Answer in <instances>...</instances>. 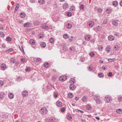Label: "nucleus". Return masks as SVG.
<instances>
[{
  "mask_svg": "<svg viewBox=\"0 0 122 122\" xmlns=\"http://www.w3.org/2000/svg\"><path fill=\"white\" fill-rule=\"evenodd\" d=\"M99 77H102L104 76V74L102 73H99L98 75Z\"/></svg>",
  "mask_w": 122,
  "mask_h": 122,
  "instance_id": "c756f323",
  "label": "nucleus"
},
{
  "mask_svg": "<svg viewBox=\"0 0 122 122\" xmlns=\"http://www.w3.org/2000/svg\"><path fill=\"white\" fill-rule=\"evenodd\" d=\"M15 13L17 10L18 9L19 5V4L18 3H16L15 5Z\"/></svg>",
  "mask_w": 122,
  "mask_h": 122,
  "instance_id": "a211bd4d",
  "label": "nucleus"
},
{
  "mask_svg": "<svg viewBox=\"0 0 122 122\" xmlns=\"http://www.w3.org/2000/svg\"><path fill=\"white\" fill-rule=\"evenodd\" d=\"M112 4L114 6H117L118 5V3L117 1H115L113 2Z\"/></svg>",
  "mask_w": 122,
  "mask_h": 122,
  "instance_id": "412c9836",
  "label": "nucleus"
},
{
  "mask_svg": "<svg viewBox=\"0 0 122 122\" xmlns=\"http://www.w3.org/2000/svg\"><path fill=\"white\" fill-rule=\"evenodd\" d=\"M44 66L46 68H47L49 66V64L48 62H45L44 64Z\"/></svg>",
  "mask_w": 122,
  "mask_h": 122,
  "instance_id": "e433bc0d",
  "label": "nucleus"
},
{
  "mask_svg": "<svg viewBox=\"0 0 122 122\" xmlns=\"http://www.w3.org/2000/svg\"><path fill=\"white\" fill-rule=\"evenodd\" d=\"M114 59H108V61L110 62H112L113 61H114Z\"/></svg>",
  "mask_w": 122,
  "mask_h": 122,
  "instance_id": "8fccbe9b",
  "label": "nucleus"
},
{
  "mask_svg": "<svg viewBox=\"0 0 122 122\" xmlns=\"http://www.w3.org/2000/svg\"><path fill=\"white\" fill-rule=\"evenodd\" d=\"M29 43L32 45H34L35 44V41L33 39H30L29 41Z\"/></svg>",
  "mask_w": 122,
  "mask_h": 122,
  "instance_id": "bb28decb",
  "label": "nucleus"
},
{
  "mask_svg": "<svg viewBox=\"0 0 122 122\" xmlns=\"http://www.w3.org/2000/svg\"><path fill=\"white\" fill-rule=\"evenodd\" d=\"M120 5L122 6V0L119 3Z\"/></svg>",
  "mask_w": 122,
  "mask_h": 122,
  "instance_id": "774afa93",
  "label": "nucleus"
},
{
  "mask_svg": "<svg viewBox=\"0 0 122 122\" xmlns=\"http://www.w3.org/2000/svg\"><path fill=\"white\" fill-rule=\"evenodd\" d=\"M30 70V68H27L25 69V71H28Z\"/></svg>",
  "mask_w": 122,
  "mask_h": 122,
  "instance_id": "69168bd1",
  "label": "nucleus"
},
{
  "mask_svg": "<svg viewBox=\"0 0 122 122\" xmlns=\"http://www.w3.org/2000/svg\"><path fill=\"white\" fill-rule=\"evenodd\" d=\"M4 83V82L2 80H0V86H2Z\"/></svg>",
  "mask_w": 122,
  "mask_h": 122,
  "instance_id": "09e8293b",
  "label": "nucleus"
},
{
  "mask_svg": "<svg viewBox=\"0 0 122 122\" xmlns=\"http://www.w3.org/2000/svg\"><path fill=\"white\" fill-rule=\"evenodd\" d=\"M21 62L24 63L25 61V59L24 58H22L21 59Z\"/></svg>",
  "mask_w": 122,
  "mask_h": 122,
  "instance_id": "4d7b16f0",
  "label": "nucleus"
},
{
  "mask_svg": "<svg viewBox=\"0 0 122 122\" xmlns=\"http://www.w3.org/2000/svg\"><path fill=\"white\" fill-rule=\"evenodd\" d=\"M93 69L91 68V67L90 66H89L88 68V70L90 71H92V70Z\"/></svg>",
  "mask_w": 122,
  "mask_h": 122,
  "instance_id": "0e129e2a",
  "label": "nucleus"
},
{
  "mask_svg": "<svg viewBox=\"0 0 122 122\" xmlns=\"http://www.w3.org/2000/svg\"><path fill=\"white\" fill-rule=\"evenodd\" d=\"M91 107L89 105H87V106L86 107V108L87 109L89 110H90L91 109Z\"/></svg>",
  "mask_w": 122,
  "mask_h": 122,
  "instance_id": "a18cd8bd",
  "label": "nucleus"
},
{
  "mask_svg": "<svg viewBox=\"0 0 122 122\" xmlns=\"http://www.w3.org/2000/svg\"><path fill=\"white\" fill-rule=\"evenodd\" d=\"M75 7L74 6H71L70 8V9H71V10H74L75 9Z\"/></svg>",
  "mask_w": 122,
  "mask_h": 122,
  "instance_id": "49530a36",
  "label": "nucleus"
},
{
  "mask_svg": "<svg viewBox=\"0 0 122 122\" xmlns=\"http://www.w3.org/2000/svg\"><path fill=\"white\" fill-rule=\"evenodd\" d=\"M41 61V59L39 58H37L36 60V61L38 62H40Z\"/></svg>",
  "mask_w": 122,
  "mask_h": 122,
  "instance_id": "13d9d810",
  "label": "nucleus"
},
{
  "mask_svg": "<svg viewBox=\"0 0 122 122\" xmlns=\"http://www.w3.org/2000/svg\"><path fill=\"white\" fill-rule=\"evenodd\" d=\"M118 101L120 102H122V97H119L118 98Z\"/></svg>",
  "mask_w": 122,
  "mask_h": 122,
  "instance_id": "6e6d98bb",
  "label": "nucleus"
},
{
  "mask_svg": "<svg viewBox=\"0 0 122 122\" xmlns=\"http://www.w3.org/2000/svg\"><path fill=\"white\" fill-rule=\"evenodd\" d=\"M84 7V6L83 4L81 5L80 6V8L81 10L83 9Z\"/></svg>",
  "mask_w": 122,
  "mask_h": 122,
  "instance_id": "c03bdc74",
  "label": "nucleus"
},
{
  "mask_svg": "<svg viewBox=\"0 0 122 122\" xmlns=\"http://www.w3.org/2000/svg\"><path fill=\"white\" fill-rule=\"evenodd\" d=\"M103 47L102 45L99 46L98 47V49L99 50L101 51L103 49Z\"/></svg>",
  "mask_w": 122,
  "mask_h": 122,
  "instance_id": "58836bf2",
  "label": "nucleus"
},
{
  "mask_svg": "<svg viewBox=\"0 0 122 122\" xmlns=\"http://www.w3.org/2000/svg\"><path fill=\"white\" fill-rule=\"evenodd\" d=\"M39 22L37 21H35L34 22V24L35 25H37L39 24Z\"/></svg>",
  "mask_w": 122,
  "mask_h": 122,
  "instance_id": "4c0bfd02",
  "label": "nucleus"
},
{
  "mask_svg": "<svg viewBox=\"0 0 122 122\" xmlns=\"http://www.w3.org/2000/svg\"><path fill=\"white\" fill-rule=\"evenodd\" d=\"M96 30L98 31H99L101 30V28L98 25L97 26L96 28L95 29Z\"/></svg>",
  "mask_w": 122,
  "mask_h": 122,
  "instance_id": "ea45409f",
  "label": "nucleus"
},
{
  "mask_svg": "<svg viewBox=\"0 0 122 122\" xmlns=\"http://www.w3.org/2000/svg\"><path fill=\"white\" fill-rule=\"evenodd\" d=\"M66 26L67 28L68 29H71L72 27V25L70 23L67 24Z\"/></svg>",
  "mask_w": 122,
  "mask_h": 122,
  "instance_id": "b1692460",
  "label": "nucleus"
},
{
  "mask_svg": "<svg viewBox=\"0 0 122 122\" xmlns=\"http://www.w3.org/2000/svg\"><path fill=\"white\" fill-rule=\"evenodd\" d=\"M85 39L86 40H89L90 39V36L89 35H87L85 36Z\"/></svg>",
  "mask_w": 122,
  "mask_h": 122,
  "instance_id": "5701e85b",
  "label": "nucleus"
},
{
  "mask_svg": "<svg viewBox=\"0 0 122 122\" xmlns=\"http://www.w3.org/2000/svg\"><path fill=\"white\" fill-rule=\"evenodd\" d=\"M103 23L104 24H106L107 23V19H105L104 20Z\"/></svg>",
  "mask_w": 122,
  "mask_h": 122,
  "instance_id": "680f3d73",
  "label": "nucleus"
},
{
  "mask_svg": "<svg viewBox=\"0 0 122 122\" xmlns=\"http://www.w3.org/2000/svg\"><path fill=\"white\" fill-rule=\"evenodd\" d=\"M87 100V98L86 97L84 96L82 98V100L84 102L86 101Z\"/></svg>",
  "mask_w": 122,
  "mask_h": 122,
  "instance_id": "7c9ffc66",
  "label": "nucleus"
},
{
  "mask_svg": "<svg viewBox=\"0 0 122 122\" xmlns=\"http://www.w3.org/2000/svg\"><path fill=\"white\" fill-rule=\"evenodd\" d=\"M21 46V48H22L21 49L20 47V46H19V48H20V50L22 52V51H24V50H23V47Z\"/></svg>",
  "mask_w": 122,
  "mask_h": 122,
  "instance_id": "e2e57ef3",
  "label": "nucleus"
},
{
  "mask_svg": "<svg viewBox=\"0 0 122 122\" xmlns=\"http://www.w3.org/2000/svg\"><path fill=\"white\" fill-rule=\"evenodd\" d=\"M30 2L31 3H34L35 2V0H30Z\"/></svg>",
  "mask_w": 122,
  "mask_h": 122,
  "instance_id": "338daca9",
  "label": "nucleus"
},
{
  "mask_svg": "<svg viewBox=\"0 0 122 122\" xmlns=\"http://www.w3.org/2000/svg\"><path fill=\"white\" fill-rule=\"evenodd\" d=\"M57 78L56 76H53L52 77V79L53 81H55L56 80V79Z\"/></svg>",
  "mask_w": 122,
  "mask_h": 122,
  "instance_id": "5fc2aeb1",
  "label": "nucleus"
},
{
  "mask_svg": "<svg viewBox=\"0 0 122 122\" xmlns=\"http://www.w3.org/2000/svg\"><path fill=\"white\" fill-rule=\"evenodd\" d=\"M105 100L106 102L107 103H109L110 101L112 100V99L111 97L107 95L105 97Z\"/></svg>",
  "mask_w": 122,
  "mask_h": 122,
  "instance_id": "f03ea898",
  "label": "nucleus"
},
{
  "mask_svg": "<svg viewBox=\"0 0 122 122\" xmlns=\"http://www.w3.org/2000/svg\"><path fill=\"white\" fill-rule=\"evenodd\" d=\"M67 78V77L65 76H60L59 78V80L61 81H64Z\"/></svg>",
  "mask_w": 122,
  "mask_h": 122,
  "instance_id": "7ed1b4c3",
  "label": "nucleus"
},
{
  "mask_svg": "<svg viewBox=\"0 0 122 122\" xmlns=\"http://www.w3.org/2000/svg\"><path fill=\"white\" fill-rule=\"evenodd\" d=\"M102 10L101 8H98L97 9V11L99 13H101L102 12Z\"/></svg>",
  "mask_w": 122,
  "mask_h": 122,
  "instance_id": "603ef678",
  "label": "nucleus"
},
{
  "mask_svg": "<svg viewBox=\"0 0 122 122\" xmlns=\"http://www.w3.org/2000/svg\"><path fill=\"white\" fill-rule=\"evenodd\" d=\"M25 15L23 13H21L20 14V16L21 17L24 18L25 16Z\"/></svg>",
  "mask_w": 122,
  "mask_h": 122,
  "instance_id": "f704fd0d",
  "label": "nucleus"
},
{
  "mask_svg": "<svg viewBox=\"0 0 122 122\" xmlns=\"http://www.w3.org/2000/svg\"><path fill=\"white\" fill-rule=\"evenodd\" d=\"M112 75V73L111 72H110L108 74V76H111Z\"/></svg>",
  "mask_w": 122,
  "mask_h": 122,
  "instance_id": "bf43d9fd",
  "label": "nucleus"
},
{
  "mask_svg": "<svg viewBox=\"0 0 122 122\" xmlns=\"http://www.w3.org/2000/svg\"><path fill=\"white\" fill-rule=\"evenodd\" d=\"M32 25V24L30 22H27L25 23L23 26L25 27H30Z\"/></svg>",
  "mask_w": 122,
  "mask_h": 122,
  "instance_id": "39448f33",
  "label": "nucleus"
},
{
  "mask_svg": "<svg viewBox=\"0 0 122 122\" xmlns=\"http://www.w3.org/2000/svg\"><path fill=\"white\" fill-rule=\"evenodd\" d=\"M89 55L91 57H93L94 56L95 54L94 52H92L89 53Z\"/></svg>",
  "mask_w": 122,
  "mask_h": 122,
  "instance_id": "c9c22d12",
  "label": "nucleus"
},
{
  "mask_svg": "<svg viewBox=\"0 0 122 122\" xmlns=\"http://www.w3.org/2000/svg\"><path fill=\"white\" fill-rule=\"evenodd\" d=\"M56 105L59 107H62V103L61 102L58 101L56 102Z\"/></svg>",
  "mask_w": 122,
  "mask_h": 122,
  "instance_id": "9b49d317",
  "label": "nucleus"
},
{
  "mask_svg": "<svg viewBox=\"0 0 122 122\" xmlns=\"http://www.w3.org/2000/svg\"><path fill=\"white\" fill-rule=\"evenodd\" d=\"M8 96L9 98L11 99L13 98L14 97V94L12 93H9L8 94Z\"/></svg>",
  "mask_w": 122,
  "mask_h": 122,
  "instance_id": "9d476101",
  "label": "nucleus"
},
{
  "mask_svg": "<svg viewBox=\"0 0 122 122\" xmlns=\"http://www.w3.org/2000/svg\"><path fill=\"white\" fill-rule=\"evenodd\" d=\"M38 2L40 4H42L45 3V1L44 0H39Z\"/></svg>",
  "mask_w": 122,
  "mask_h": 122,
  "instance_id": "c85d7f7f",
  "label": "nucleus"
},
{
  "mask_svg": "<svg viewBox=\"0 0 122 122\" xmlns=\"http://www.w3.org/2000/svg\"><path fill=\"white\" fill-rule=\"evenodd\" d=\"M108 39L110 41H113L114 39V36L112 35H109L108 36Z\"/></svg>",
  "mask_w": 122,
  "mask_h": 122,
  "instance_id": "6e6552de",
  "label": "nucleus"
},
{
  "mask_svg": "<svg viewBox=\"0 0 122 122\" xmlns=\"http://www.w3.org/2000/svg\"><path fill=\"white\" fill-rule=\"evenodd\" d=\"M15 59L14 58H12L11 59V62L13 63H14L15 62Z\"/></svg>",
  "mask_w": 122,
  "mask_h": 122,
  "instance_id": "3c124183",
  "label": "nucleus"
},
{
  "mask_svg": "<svg viewBox=\"0 0 122 122\" xmlns=\"http://www.w3.org/2000/svg\"><path fill=\"white\" fill-rule=\"evenodd\" d=\"M6 40L8 41H11V38L10 37H8L6 38Z\"/></svg>",
  "mask_w": 122,
  "mask_h": 122,
  "instance_id": "79ce46f5",
  "label": "nucleus"
},
{
  "mask_svg": "<svg viewBox=\"0 0 122 122\" xmlns=\"http://www.w3.org/2000/svg\"><path fill=\"white\" fill-rule=\"evenodd\" d=\"M68 97L69 98H72L73 97V95L71 93H69L68 94Z\"/></svg>",
  "mask_w": 122,
  "mask_h": 122,
  "instance_id": "cd10ccee",
  "label": "nucleus"
},
{
  "mask_svg": "<svg viewBox=\"0 0 122 122\" xmlns=\"http://www.w3.org/2000/svg\"><path fill=\"white\" fill-rule=\"evenodd\" d=\"M63 7L64 9H67L69 7L68 5L66 3H65L63 5Z\"/></svg>",
  "mask_w": 122,
  "mask_h": 122,
  "instance_id": "ddd939ff",
  "label": "nucleus"
},
{
  "mask_svg": "<svg viewBox=\"0 0 122 122\" xmlns=\"http://www.w3.org/2000/svg\"><path fill=\"white\" fill-rule=\"evenodd\" d=\"M63 38L65 39H67L69 37V35L67 34H64L63 36Z\"/></svg>",
  "mask_w": 122,
  "mask_h": 122,
  "instance_id": "2f4dec72",
  "label": "nucleus"
},
{
  "mask_svg": "<svg viewBox=\"0 0 122 122\" xmlns=\"http://www.w3.org/2000/svg\"><path fill=\"white\" fill-rule=\"evenodd\" d=\"M75 79L74 78H71L70 79L69 81L70 82H73V83H75Z\"/></svg>",
  "mask_w": 122,
  "mask_h": 122,
  "instance_id": "473e14b6",
  "label": "nucleus"
},
{
  "mask_svg": "<svg viewBox=\"0 0 122 122\" xmlns=\"http://www.w3.org/2000/svg\"><path fill=\"white\" fill-rule=\"evenodd\" d=\"M112 10L110 8H108V9H107L106 11V13L108 14H110V13L112 11Z\"/></svg>",
  "mask_w": 122,
  "mask_h": 122,
  "instance_id": "aec40b11",
  "label": "nucleus"
},
{
  "mask_svg": "<svg viewBox=\"0 0 122 122\" xmlns=\"http://www.w3.org/2000/svg\"><path fill=\"white\" fill-rule=\"evenodd\" d=\"M95 97L96 98V99H95V101L96 103L98 104H100L101 103V102L98 96L97 95H95Z\"/></svg>",
  "mask_w": 122,
  "mask_h": 122,
  "instance_id": "20e7f679",
  "label": "nucleus"
},
{
  "mask_svg": "<svg viewBox=\"0 0 122 122\" xmlns=\"http://www.w3.org/2000/svg\"><path fill=\"white\" fill-rule=\"evenodd\" d=\"M119 114H121L122 113V109H117L116 111Z\"/></svg>",
  "mask_w": 122,
  "mask_h": 122,
  "instance_id": "4be33fe9",
  "label": "nucleus"
},
{
  "mask_svg": "<svg viewBox=\"0 0 122 122\" xmlns=\"http://www.w3.org/2000/svg\"><path fill=\"white\" fill-rule=\"evenodd\" d=\"M67 119L69 120H71L72 119V117L71 115L69 114H67Z\"/></svg>",
  "mask_w": 122,
  "mask_h": 122,
  "instance_id": "2eb2a0df",
  "label": "nucleus"
},
{
  "mask_svg": "<svg viewBox=\"0 0 122 122\" xmlns=\"http://www.w3.org/2000/svg\"><path fill=\"white\" fill-rule=\"evenodd\" d=\"M58 96V94L57 93H55L54 94V96L55 97H56Z\"/></svg>",
  "mask_w": 122,
  "mask_h": 122,
  "instance_id": "052dcab7",
  "label": "nucleus"
},
{
  "mask_svg": "<svg viewBox=\"0 0 122 122\" xmlns=\"http://www.w3.org/2000/svg\"><path fill=\"white\" fill-rule=\"evenodd\" d=\"M118 20H113L112 23V25L115 26H117L118 24Z\"/></svg>",
  "mask_w": 122,
  "mask_h": 122,
  "instance_id": "1a4fd4ad",
  "label": "nucleus"
},
{
  "mask_svg": "<svg viewBox=\"0 0 122 122\" xmlns=\"http://www.w3.org/2000/svg\"><path fill=\"white\" fill-rule=\"evenodd\" d=\"M67 16H71L72 15L71 13L70 12H68L66 13Z\"/></svg>",
  "mask_w": 122,
  "mask_h": 122,
  "instance_id": "37998d69",
  "label": "nucleus"
},
{
  "mask_svg": "<svg viewBox=\"0 0 122 122\" xmlns=\"http://www.w3.org/2000/svg\"><path fill=\"white\" fill-rule=\"evenodd\" d=\"M14 50L12 48H10L9 49L7 50L6 51V52H10L12 51H13Z\"/></svg>",
  "mask_w": 122,
  "mask_h": 122,
  "instance_id": "a19ab883",
  "label": "nucleus"
},
{
  "mask_svg": "<svg viewBox=\"0 0 122 122\" xmlns=\"http://www.w3.org/2000/svg\"><path fill=\"white\" fill-rule=\"evenodd\" d=\"M41 28L43 29H46L48 28V26L46 24H43L41 25Z\"/></svg>",
  "mask_w": 122,
  "mask_h": 122,
  "instance_id": "dca6fc26",
  "label": "nucleus"
},
{
  "mask_svg": "<svg viewBox=\"0 0 122 122\" xmlns=\"http://www.w3.org/2000/svg\"><path fill=\"white\" fill-rule=\"evenodd\" d=\"M94 25V23L92 21H90L89 23V25L90 27H92Z\"/></svg>",
  "mask_w": 122,
  "mask_h": 122,
  "instance_id": "6ab92c4d",
  "label": "nucleus"
},
{
  "mask_svg": "<svg viewBox=\"0 0 122 122\" xmlns=\"http://www.w3.org/2000/svg\"><path fill=\"white\" fill-rule=\"evenodd\" d=\"M4 98L3 94L1 93H0V99H2Z\"/></svg>",
  "mask_w": 122,
  "mask_h": 122,
  "instance_id": "864d4df0",
  "label": "nucleus"
},
{
  "mask_svg": "<svg viewBox=\"0 0 122 122\" xmlns=\"http://www.w3.org/2000/svg\"><path fill=\"white\" fill-rule=\"evenodd\" d=\"M46 108L45 107H42L40 110V112L42 114H45L47 112Z\"/></svg>",
  "mask_w": 122,
  "mask_h": 122,
  "instance_id": "f257e3e1",
  "label": "nucleus"
},
{
  "mask_svg": "<svg viewBox=\"0 0 122 122\" xmlns=\"http://www.w3.org/2000/svg\"><path fill=\"white\" fill-rule=\"evenodd\" d=\"M111 48L110 46H107L106 48V51L108 53H109L111 51Z\"/></svg>",
  "mask_w": 122,
  "mask_h": 122,
  "instance_id": "4468645a",
  "label": "nucleus"
},
{
  "mask_svg": "<svg viewBox=\"0 0 122 122\" xmlns=\"http://www.w3.org/2000/svg\"><path fill=\"white\" fill-rule=\"evenodd\" d=\"M41 46L42 47L44 48L46 46L45 43L43 42H42L41 43Z\"/></svg>",
  "mask_w": 122,
  "mask_h": 122,
  "instance_id": "393cba45",
  "label": "nucleus"
},
{
  "mask_svg": "<svg viewBox=\"0 0 122 122\" xmlns=\"http://www.w3.org/2000/svg\"><path fill=\"white\" fill-rule=\"evenodd\" d=\"M69 87L71 90H73L76 88V86L73 84H71L70 85Z\"/></svg>",
  "mask_w": 122,
  "mask_h": 122,
  "instance_id": "f8f14e48",
  "label": "nucleus"
},
{
  "mask_svg": "<svg viewBox=\"0 0 122 122\" xmlns=\"http://www.w3.org/2000/svg\"><path fill=\"white\" fill-rule=\"evenodd\" d=\"M5 36V35L4 33L0 31V37H4Z\"/></svg>",
  "mask_w": 122,
  "mask_h": 122,
  "instance_id": "72a5a7b5",
  "label": "nucleus"
},
{
  "mask_svg": "<svg viewBox=\"0 0 122 122\" xmlns=\"http://www.w3.org/2000/svg\"><path fill=\"white\" fill-rule=\"evenodd\" d=\"M28 95V92L26 90L24 91L22 93V95L24 97H27Z\"/></svg>",
  "mask_w": 122,
  "mask_h": 122,
  "instance_id": "0eeeda50",
  "label": "nucleus"
},
{
  "mask_svg": "<svg viewBox=\"0 0 122 122\" xmlns=\"http://www.w3.org/2000/svg\"><path fill=\"white\" fill-rule=\"evenodd\" d=\"M119 47L117 46H115L113 49V51L115 52L118 51L119 50Z\"/></svg>",
  "mask_w": 122,
  "mask_h": 122,
  "instance_id": "f3484780",
  "label": "nucleus"
},
{
  "mask_svg": "<svg viewBox=\"0 0 122 122\" xmlns=\"http://www.w3.org/2000/svg\"><path fill=\"white\" fill-rule=\"evenodd\" d=\"M1 69L4 70L6 68V65L4 64H2L0 65Z\"/></svg>",
  "mask_w": 122,
  "mask_h": 122,
  "instance_id": "423d86ee",
  "label": "nucleus"
},
{
  "mask_svg": "<svg viewBox=\"0 0 122 122\" xmlns=\"http://www.w3.org/2000/svg\"><path fill=\"white\" fill-rule=\"evenodd\" d=\"M65 109L64 107L61 108V112H63L65 111Z\"/></svg>",
  "mask_w": 122,
  "mask_h": 122,
  "instance_id": "de8ad7c7",
  "label": "nucleus"
},
{
  "mask_svg": "<svg viewBox=\"0 0 122 122\" xmlns=\"http://www.w3.org/2000/svg\"><path fill=\"white\" fill-rule=\"evenodd\" d=\"M55 39L53 38H51L49 39L50 42L51 43H53L55 41Z\"/></svg>",
  "mask_w": 122,
  "mask_h": 122,
  "instance_id": "a878e982",
  "label": "nucleus"
}]
</instances>
